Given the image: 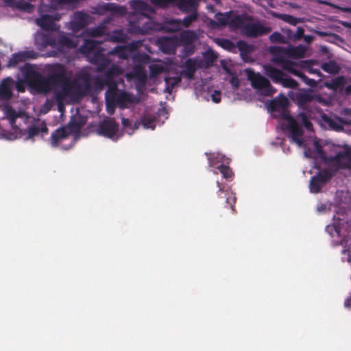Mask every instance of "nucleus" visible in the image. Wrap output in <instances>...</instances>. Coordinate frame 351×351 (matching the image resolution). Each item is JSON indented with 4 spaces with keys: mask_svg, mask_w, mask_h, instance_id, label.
<instances>
[{
    "mask_svg": "<svg viewBox=\"0 0 351 351\" xmlns=\"http://www.w3.org/2000/svg\"><path fill=\"white\" fill-rule=\"evenodd\" d=\"M316 147L320 157L329 169H321L311 178L309 187L311 191L315 193H319L339 170L351 169V147L346 146L343 151L338 152L334 156H326L320 146L317 145Z\"/></svg>",
    "mask_w": 351,
    "mask_h": 351,
    "instance_id": "nucleus-1",
    "label": "nucleus"
},
{
    "mask_svg": "<svg viewBox=\"0 0 351 351\" xmlns=\"http://www.w3.org/2000/svg\"><path fill=\"white\" fill-rule=\"evenodd\" d=\"M5 114L12 128L15 130L16 133L19 132L20 136L27 133V136L26 138L29 139L38 135L39 133L48 132V128L45 123H42L39 125H32L29 126L27 130L21 128V124L20 122L17 123L18 120L21 119L24 123H26L29 119V117L25 112H17L13 108L8 107L5 109Z\"/></svg>",
    "mask_w": 351,
    "mask_h": 351,
    "instance_id": "nucleus-2",
    "label": "nucleus"
},
{
    "mask_svg": "<svg viewBox=\"0 0 351 351\" xmlns=\"http://www.w3.org/2000/svg\"><path fill=\"white\" fill-rule=\"evenodd\" d=\"M49 84L51 90L57 86H60L61 89L55 93V98L59 104L62 101V96L69 90V80L70 75H69L64 65L62 64H55L49 69L48 75Z\"/></svg>",
    "mask_w": 351,
    "mask_h": 351,
    "instance_id": "nucleus-3",
    "label": "nucleus"
},
{
    "mask_svg": "<svg viewBox=\"0 0 351 351\" xmlns=\"http://www.w3.org/2000/svg\"><path fill=\"white\" fill-rule=\"evenodd\" d=\"M69 90L62 96V101L67 97L82 99L86 95L91 88L90 75L87 72L77 74L73 80H69Z\"/></svg>",
    "mask_w": 351,
    "mask_h": 351,
    "instance_id": "nucleus-4",
    "label": "nucleus"
},
{
    "mask_svg": "<svg viewBox=\"0 0 351 351\" xmlns=\"http://www.w3.org/2000/svg\"><path fill=\"white\" fill-rule=\"evenodd\" d=\"M21 71L27 84L37 92L48 93L51 90L49 77H46L40 72L35 71L31 64H25L21 69Z\"/></svg>",
    "mask_w": 351,
    "mask_h": 351,
    "instance_id": "nucleus-5",
    "label": "nucleus"
},
{
    "mask_svg": "<svg viewBox=\"0 0 351 351\" xmlns=\"http://www.w3.org/2000/svg\"><path fill=\"white\" fill-rule=\"evenodd\" d=\"M245 73L254 88L262 90L267 96H270L276 92L269 81L260 73L254 72L251 69H245Z\"/></svg>",
    "mask_w": 351,
    "mask_h": 351,
    "instance_id": "nucleus-6",
    "label": "nucleus"
},
{
    "mask_svg": "<svg viewBox=\"0 0 351 351\" xmlns=\"http://www.w3.org/2000/svg\"><path fill=\"white\" fill-rule=\"evenodd\" d=\"M155 29V24L148 14L138 16L136 21H130L129 23L128 29L132 34L145 35L150 34Z\"/></svg>",
    "mask_w": 351,
    "mask_h": 351,
    "instance_id": "nucleus-7",
    "label": "nucleus"
},
{
    "mask_svg": "<svg viewBox=\"0 0 351 351\" xmlns=\"http://www.w3.org/2000/svg\"><path fill=\"white\" fill-rule=\"evenodd\" d=\"M106 99L108 103H117V106L121 109L127 107L128 104L133 102L132 96L125 92L119 93L117 85H113L106 93Z\"/></svg>",
    "mask_w": 351,
    "mask_h": 351,
    "instance_id": "nucleus-8",
    "label": "nucleus"
},
{
    "mask_svg": "<svg viewBox=\"0 0 351 351\" xmlns=\"http://www.w3.org/2000/svg\"><path fill=\"white\" fill-rule=\"evenodd\" d=\"M46 44L56 49L60 53H63L65 49H72L77 47V43L63 32L59 34L57 38H48Z\"/></svg>",
    "mask_w": 351,
    "mask_h": 351,
    "instance_id": "nucleus-9",
    "label": "nucleus"
},
{
    "mask_svg": "<svg viewBox=\"0 0 351 351\" xmlns=\"http://www.w3.org/2000/svg\"><path fill=\"white\" fill-rule=\"evenodd\" d=\"M123 73V69L120 66L112 64L106 70L103 78L96 79V82L100 86L106 85L109 88L112 87L113 85H117L114 81V77L122 75Z\"/></svg>",
    "mask_w": 351,
    "mask_h": 351,
    "instance_id": "nucleus-10",
    "label": "nucleus"
},
{
    "mask_svg": "<svg viewBox=\"0 0 351 351\" xmlns=\"http://www.w3.org/2000/svg\"><path fill=\"white\" fill-rule=\"evenodd\" d=\"M119 130V125L112 119H104L98 126L99 134L105 137L112 138L117 133Z\"/></svg>",
    "mask_w": 351,
    "mask_h": 351,
    "instance_id": "nucleus-11",
    "label": "nucleus"
},
{
    "mask_svg": "<svg viewBox=\"0 0 351 351\" xmlns=\"http://www.w3.org/2000/svg\"><path fill=\"white\" fill-rule=\"evenodd\" d=\"M271 31V27L264 26L259 23H250L248 22L247 25L245 27V30L243 34L247 37L256 38L260 36L265 35Z\"/></svg>",
    "mask_w": 351,
    "mask_h": 351,
    "instance_id": "nucleus-12",
    "label": "nucleus"
},
{
    "mask_svg": "<svg viewBox=\"0 0 351 351\" xmlns=\"http://www.w3.org/2000/svg\"><path fill=\"white\" fill-rule=\"evenodd\" d=\"M217 185L219 188L217 191V196L220 199H225V207H229L232 213L235 211L234 204L237 198L235 194L230 189H225L224 187L219 182H217Z\"/></svg>",
    "mask_w": 351,
    "mask_h": 351,
    "instance_id": "nucleus-13",
    "label": "nucleus"
},
{
    "mask_svg": "<svg viewBox=\"0 0 351 351\" xmlns=\"http://www.w3.org/2000/svg\"><path fill=\"white\" fill-rule=\"evenodd\" d=\"M91 22V19L89 14L83 12H76L73 15V19L71 22V29L74 32H77Z\"/></svg>",
    "mask_w": 351,
    "mask_h": 351,
    "instance_id": "nucleus-14",
    "label": "nucleus"
},
{
    "mask_svg": "<svg viewBox=\"0 0 351 351\" xmlns=\"http://www.w3.org/2000/svg\"><path fill=\"white\" fill-rule=\"evenodd\" d=\"M269 51L274 56L272 62L274 63L280 64L282 69L285 71V65L287 62L296 64L291 60L286 59V58L284 56V54L286 55V47L280 46H272L269 47Z\"/></svg>",
    "mask_w": 351,
    "mask_h": 351,
    "instance_id": "nucleus-15",
    "label": "nucleus"
},
{
    "mask_svg": "<svg viewBox=\"0 0 351 351\" xmlns=\"http://www.w3.org/2000/svg\"><path fill=\"white\" fill-rule=\"evenodd\" d=\"M285 71L289 73L294 75L300 77L302 82H304L306 85L315 88L317 86V82L316 80L313 79L308 78L304 73H302L300 69H298L297 64H291L289 62H287L285 65Z\"/></svg>",
    "mask_w": 351,
    "mask_h": 351,
    "instance_id": "nucleus-16",
    "label": "nucleus"
},
{
    "mask_svg": "<svg viewBox=\"0 0 351 351\" xmlns=\"http://www.w3.org/2000/svg\"><path fill=\"white\" fill-rule=\"evenodd\" d=\"M287 129L290 133L292 141L301 146L304 143L303 140L300 138L304 134L302 126L296 120H292L291 122L287 123Z\"/></svg>",
    "mask_w": 351,
    "mask_h": 351,
    "instance_id": "nucleus-17",
    "label": "nucleus"
},
{
    "mask_svg": "<svg viewBox=\"0 0 351 351\" xmlns=\"http://www.w3.org/2000/svg\"><path fill=\"white\" fill-rule=\"evenodd\" d=\"M59 19L60 16L58 14L54 16L49 14H43L40 18L36 19V23L43 30L53 31L56 29L55 21Z\"/></svg>",
    "mask_w": 351,
    "mask_h": 351,
    "instance_id": "nucleus-18",
    "label": "nucleus"
},
{
    "mask_svg": "<svg viewBox=\"0 0 351 351\" xmlns=\"http://www.w3.org/2000/svg\"><path fill=\"white\" fill-rule=\"evenodd\" d=\"M90 62L97 66L99 72L104 71L110 64L109 58L105 56L102 51L97 50L90 57Z\"/></svg>",
    "mask_w": 351,
    "mask_h": 351,
    "instance_id": "nucleus-19",
    "label": "nucleus"
},
{
    "mask_svg": "<svg viewBox=\"0 0 351 351\" xmlns=\"http://www.w3.org/2000/svg\"><path fill=\"white\" fill-rule=\"evenodd\" d=\"M37 56V53L34 50L19 51L12 54L9 60L8 66L14 67L20 62H25L27 59H35Z\"/></svg>",
    "mask_w": 351,
    "mask_h": 351,
    "instance_id": "nucleus-20",
    "label": "nucleus"
},
{
    "mask_svg": "<svg viewBox=\"0 0 351 351\" xmlns=\"http://www.w3.org/2000/svg\"><path fill=\"white\" fill-rule=\"evenodd\" d=\"M184 65L185 69L182 70L180 73L182 77H185L189 80L193 79L197 69L201 66L200 62L194 58L187 59Z\"/></svg>",
    "mask_w": 351,
    "mask_h": 351,
    "instance_id": "nucleus-21",
    "label": "nucleus"
},
{
    "mask_svg": "<svg viewBox=\"0 0 351 351\" xmlns=\"http://www.w3.org/2000/svg\"><path fill=\"white\" fill-rule=\"evenodd\" d=\"M85 123V119L80 114H75L71 117L70 121L65 128L71 134H78Z\"/></svg>",
    "mask_w": 351,
    "mask_h": 351,
    "instance_id": "nucleus-22",
    "label": "nucleus"
},
{
    "mask_svg": "<svg viewBox=\"0 0 351 351\" xmlns=\"http://www.w3.org/2000/svg\"><path fill=\"white\" fill-rule=\"evenodd\" d=\"M13 80L8 77L2 80L0 84V99L2 101H8L12 96V87Z\"/></svg>",
    "mask_w": 351,
    "mask_h": 351,
    "instance_id": "nucleus-23",
    "label": "nucleus"
},
{
    "mask_svg": "<svg viewBox=\"0 0 351 351\" xmlns=\"http://www.w3.org/2000/svg\"><path fill=\"white\" fill-rule=\"evenodd\" d=\"M130 7L139 14L138 16H143L153 12L152 8L148 3L141 0H131Z\"/></svg>",
    "mask_w": 351,
    "mask_h": 351,
    "instance_id": "nucleus-24",
    "label": "nucleus"
},
{
    "mask_svg": "<svg viewBox=\"0 0 351 351\" xmlns=\"http://www.w3.org/2000/svg\"><path fill=\"white\" fill-rule=\"evenodd\" d=\"M252 21V18L246 14L237 15L230 19V27L233 29H240L242 34L245 30V27L247 25L248 22Z\"/></svg>",
    "mask_w": 351,
    "mask_h": 351,
    "instance_id": "nucleus-25",
    "label": "nucleus"
},
{
    "mask_svg": "<svg viewBox=\"0 0 351 351\" xmlns=\"http://www.w3.org/2000/svg\"><path fill=\"white\" fill-rule=\"evenodd\" d=\"M71 135L65 127L60 128L53 131L51 135V143L53 147L58 146L63 141L67 139Z\"/></svg>",
    "mask_w": 351,
    "mask_h": 351,
    "instance_id": "nucleus-26",
    "label": "nucleus"
},
{
    "mask_svg": "<svg viewBox=\"0 0 351 351\" xmlns=\"http://www.w3.org/2000/svg\"><path fill=\"white\" fill-rule=\"evenodd\" d=\"M295 97L298 105L300 107H304L306 104L311 102L314 99L315 95L312 90L304 89L297 93Z\"/></svg>",
    "mask_w": 351,
    "mask_h": 351,
    "instance_id": "nucleus-27",
    "label": "nucleus"
},
{
    "mask_svg": "<svg viewBox=\"0 0 351 351\" xmlns=\"http://www.w3.org/2000/svg\"><path fill=\"white\" fill-rule=\"evenodd\" d=\"M322 122L330 130L336 132L343 130V120L340 118L333 119L326 114L321 116Z\"/></svg>",
    "mask_w": 351,
    "mask_h": 351,
    "instance_id": "nucleus-28",
    "label": "nucleus"
},
{
    "mask_svg": "<svg viewBox=\"0 0 351 351\" xmlns=\"http://www.w3.org/2000/svg\"><path fill=\"white\" fill-rule=\"evenodd\" d=\"M136 48L135 44L132 43L128 46H117L109 51L110 55H116L119 58L126 60L129 56L130 51H132Z\"/></svg>",
    "mask_w": 351,
    "mask_h": 351,
    "instance_id": "nucleus-29",
    "label": "nucleus"
},
{
    "mask_svg": "<svg viewBox=\"0 0 351 351\" xmlns=\"http://www.w3.org/2000/svg\"><path fill=\"white\" fill-rule=\"evenodd\" d=\"M231 12L225 13L218 12L215 16V19L210 21V24L214 27H224L227 25L230 26V21L231 19Z\"/></svg>",
    "mask_w": 351,
    "mask_h": 351,
    "instance_id": "nucleus-30",
    "label": "nucleus"
},
{
    "mask_svg": "<svg viewBox=\"0 0 351 351\" xmlns=\"http://www.w3.org/2000/svg\"><path fill=\"white\" fill-rule=\"evenodd\" d=\"M103 12H110L114 15L119 16H125L127 9L124 6L116 5L115 3H106L101 7Z\"/></svg>",
    "mask_w": 351,
    "mask_h": 351,
    "instance_id": "nucleus-31",
    "label": "nucleus"
},
{
    "mask_svg": "<svg viewBox=\"0 0 351 351\" xmlns=\"http://www.w3.org/2000/svg\"><path fill=\"white\" fill-rule=\"evenodd\" d=\"M103 12H110L114 15L119 16H125L127 9L124 6L116 5L115 3H106L101 7Z\"/></svg>",
    "mask_w": 351,
    "mask_h": 351,
    "instance_id": "nucleus-32",
    "label": "nucleus"
},
{
    "mask_svg": "<svg viewBox=\"0 0 351 351\" xmlns=\"http://www.w3.org/2000/svg\"><path fill=\"white\" fill-rule=\"evenodd\" d=\"M103 12H110L114 15L119 16H125L127 9L124 6L116 5L115 3H106L101 7Z\"/></svg>",
    "mask_w": 351,
    "mask_h": 351,
    "instance_id": "nucleus-33",
    "label": "nucleus"
},
{
    "mask_svg": "<svg viewBox=\"0 0 351 351\" xmlns=\"http://www.w3.org/2000/svg\"><path fill=\"white\" fill-rule=\"evenodd\" d=\"M265 74L270 77L274 83L278 84L281 82L282 77L285 76V73L271 65L265 66Z\"/></svg>",
    "mask_w": 351,
    "mask_h": 351,
    "instance_id": "nucleus-34",
    "label": "nucleus"
},
{
    "mask_svg": "<svg viewBox=\"0 0 351 351\" xmlns=\"http://www.w3.org/2000/svg\"><path fill=\"white\" fill-rule=\"evenodd\" d=\"M288 105V99L285 96L281 95L279 98L275 99L270 102L269 108L271 112H278L280 110L287 109Z\"/></svg>",
    "mask_w": 351,
    "mask_h": 351,
    "instance_id": "nucleus-35",
    "label": "nucleus"
},
{
    "mask_svg": "<svg viewBox=\"0 0 351 351\" xmlns=\"http://www.w3.org/2000/svg\"><path fill=\"white\" fill-rule=\"evenodd\" d=\"M176 1L175 5L184 12H189L197 8L196 0H176Z\"/></svg>",
    "mask_w": 351,
    "mask_h": 351,
    "instance_id": "nucleus-36",
    "label": "nucleus"
},
{
    "mask_svg": "<svg viewBox=\"0 0 351 351\" xmlns=\"http://www.w3.org/2000/svg\"><path fill=\"white\" fill-rule=\"evenodd\" d=\"M182 76L180 73V75L173 76V77H165V91L167 93L171 94L174 88V87L180 84L182 81Z\"/></svg>",
    "mask_w": 351,
    "mask_h": 351,
    "instance_id": "nucleus-37",
    "label": "nucleus"
},
{
    "mask_svg": "<svg viewBox=\"0 0 351 351\" xmlns=\"http://www.w3.org/2000/svg\"><path fill=\"white\" fill-rule=\"evenodd\" d=\"M99 45V43L97 40L85 39L83 45L80 47V51L84 53L93 54Z\"/></svg>",
    "mask_w": 351,
    "mask_h": 351,
    "instance_id": "nucleus-38",
    "label": "nucleus"
},
{
    "mask_svg": "<svg viewBox=\"0 0 351 351\" xmlns=\"http://www.w3.org/2000/svg\"><path fill=\"white\" fill-rule=\"evenodd\" d=\"M106 27L104 24L97 27L87 28L84 31V34L90 37H100L106 34Z\"/></svg>",
    "mask_w": 351,
    "mask_h": 351,
    "instance_id": "nucleus-39",
    "label": "nucleus"
},
{
    "mask_svg": "<svg viewBox=\"0 0 351 351\" xmlns=\"http://www.w3.org/2000/svg\"><path fill=\"white\" fill-rule=\"evenodd\" d=\"M304 53L305 49L301 45L297 47H286V55L289 57L301 58L304 57Z\"/></svg>",
    "mask_w": 351,
    "mask_h": 351,
    "instance_id": "nucleus-40",
    "label": "nucleus"
},
{
    "mask_svg": "<svg viewBox=\"0 0 351 351\" xmlns=\"http://www.w3.org/2000/svg\"><path fill=\"white\" fill-rule=\"evenodd\" d=\"M322 69L330 74H337L340 71V66L335 60L324 62L321 66Z\"/></svg>",
    "mask_w": 351,
    "mask_h": 351,
    "instance_id": "nucleus-41",
    "label": "nucleus"
},
{
    "mask_svg": "<svg viewBox=\"0 0 351 351\" xmlns=\"http://www.w3.org/2000/svg\"><path fill=\"white\" fill-rule=\"evenodd\" d=\"M109 40L114 43H125L128 35L122 29H115L108 34Z\"/></svg>",
    "mask_w": 351,
    "mask_h": 351,
    "instance_id": "nucleus-42",
    "label": "nucleus"
},
{
    "mask_svg": "<svg viewBox=\"0 0 351 351\" xmlns=\"http://www.w3.org/2000/svg\"><path fill=\"white\" fill-rule=\"evenodd\" d=\"M182 28L181 19H171L168 21L164 27V29L169 32H177Z\"/></svg>",
    "mask_w": 351,
    "mask_h": 351,
    "instance_id": "nucleus-43",
    "label": "nucleus"
},
{
    "mask_svg": "<svg viewBox=\"0 0 351 351\" xmlns=\"http://www.w3.org/2000/svg\"><path fill=\"white\" fill-rule=\"evenodd\" d=\"M156 117L152 115L144 114L141 117V123L145 129H155Z\"/></svg>",
    "mask_w": 351,
    "mask_h": 351,
    "instance_id": "nucleus-44",
    "label": "nucleus"
},
{
    "mask_svg": "<svg viewBox=\"0 0 351 351\" xmlns=\"http://www.w3.org/2000/svg\"><path fill=\"white\" fill-rule=\"evenodd\" d=\"M346 84L345 78L343 76H339L332 79L330 82H326V86L330 89L337 90L342 88Z\"/></svg>",
    "mask_w": 351,
    "mask_h": 351,
    "instance_id": "nucleus-45",
    "label": "nucleus"
},
{
    "mask_svg": "<svg viewBox=\"0 0 351 351\" xmlns=\"http://www.w3.org/2000/svg\"><path fill=\"white\" fill-rule=\"evenodd\" d=\"M206 154L208 156L209 166H210V167L215 166L217 163L223 162V159L225 158L224 155L219 154V153H217V154L206 153Z\"/></svg>",
    "mask_w": 351,
    "mask_h": 351,
    "instance_id": "nucleus-46",
    "label": "nucleus"
},
{
    "mask_svg": "<svg viewBox=\"0 0 351 351\" xmlns=\"http://www.w3.org/2000/svg\"><path fill=\"white\" fill-rule=\"evenodd\" d=\"M216 43L223 49L229 51H232L236 48L235 45L230 40L227 38H217Z\"/></svg>",
    "mask_w": 351,
    "mask_h": 351,
    "instance_id": "nucleus-47",
    "label": "nucleus"
},
{
    "mask_svg": "<svg viewBox=\"0 0 351 351\" xmlns=\"http://www.w3.org/2000/svg\"><path fill=\"white\" fill-rule=\"evenodd\" d=\"M237 47L239 49L241 56L243 58L244 56L249 54L252 49L250 46L243 40H239L237 43Z\"/></svg>",
    "mask_w": 351,
    "mask_h": 351,
    "instance_id": "nucleus-48",
    "label": "nucleus"
},
{
    "mask_svg": "<svg viewBox=\"0 0 351 351\" xmlns=\"http://www.w3.org/2000/svg\"><path fill=\"white\" fill-rule=\"evenodd\" d=\"M297 118L298 120L302 121V125L306 128L307 130L311 131L313 130V124L308 119L305 112L299 113L297 116Z\"/></svg>",
    "mask_w": 351,
    "mask_h": 351,
    "instance_id": "nucleus-49",
    "label": "nucleus"
},
{
    "mask_svg": "<svg viewBox=\"0 0 351 351\" xmlns=\"http://www.w3.org/2000/svg\"><path fill=\"white\" fill-rule=\"evenodd\" d=\"M285 88H296L298 86V83L293 78L283 77L280 82Z\"/></svg>",
    "mask_w": 351,
    "mask_h": 351,
    "instance_id": "nucleus-50",
    "label": "nucleus"
},
{
    "mask_svg": "<svg viewBox=\"0 0 351 351\" xmlns=\"http://www.w3.org/2000/svg\"><path fill=\"white\" fill-rule=\"evenodd\" d=\"M217 169L220 171L223 177L226 179L230 178L233 176V172L229 166L221 165H219Z\"/></svg>",
    "mask_w": 351,
    "mask_h": 351,
    "instance_id": "nucleus-51",
    "label": "nucleus"
},
{
    "mask_svg": "<svg viewBox=\"0 0 351 351\" xmlns=\"http://www.w3.org/2000/svg\"><path fill=\"white\" fill-rule=\"evenodd\" d=\"M197 19V14L196 13L188 15L185 16L183 20H181V25L182 27H188L193 22L195 21Z\"/></svg>",
    "mask_w": 351,
    "mask_h": 351,
    "instance_id": "nucleus-52",
    "label": "nucleus"
},
{
    "mask_svg": "<svg viewBox=\"0 0 351 351\" xmlns=\"http://www.w3.org/2000/svg\"><path fill=\"white\" fill-rule=\"evenodd\" d=\"M271 43H286V38L278 32H274L269 36Z\"/></svg>",
    "mask_w": 351,
    "mask_h": 351,
    "instance_id": "nucleus-53",
    "label": "nucleus"
},
{
    "mask_svg": "<svg viewBox=\"0 0 351 351\" xmlns=\"http://www.w3.org/2000/svg\"><path fill=\"white\" fill-rule=\"evenodd\" d=\"M17 8L27 12H32L34 8V6L29 2L20 1L17 3Z\"/></svg>",
    "mask_w": 351,
    "mask_h": 351,
    "instance_id": "nucleus-54",
    "label": "nucleus"
},
{
    "mask_svg": "<svg viewBox=\"0 0 351 351\" xmlns=\"http://www.w3.org/2000/svg\"><path fill=\"white\" fill-rule=\"evenodd\" d=\"M279 18L282 21L293 25H295L299 22V19L298 18L289 14H280Z\"/></svg>",
    "mask_w": 351,
    "mask_h": 351,
    "instance_id": "nucleus-55",
    "label": "nucleus"
},
{
    "mask_svg": "<svg viewBox=\"0 0 351 351\" xmlns=\"http://www.w3.org/2000/svg\"><path fill=\"white\" fill-rule=\"evenodd\" d=\"M176 0H152V3L161 8H167L169 5H175Z\"/></svg>",
    "mask_w": 351,
    "mask_h": 351,
    "instance_id": "nucleus-56",
    "label": "nucleus"
},
{
    "mask_svg": "<svg viewBox=\"0 0 351 351\" xmlns=\"http://www.w3.org/2000/svg\"><path fill=\"white\" fill-rule=\"evenodd\" d=\"M151 77H156L163 71V67L158 64H152L149 66Z\"/></svg>",
    "mask_w": 351,
    "mask_h": 351,
    "instance_id": "nucleus-57",
    "label": "nucleus"
},
{
    "mask_svg": "<svg viewBox=\"0 0 351 351\" xmlns=\"http://www.w3.org/2000/svg\"><path fill=\"white\" fill-rule=\"evenodd\" d=\"M304 34V30L302 27H298L296 32L293 34H291L290 30H289V32L287 33L288 36L291 38H293V40L301 39L303 37Z\"/></svg>",
    "mask_w": 351,
    "mask_h": 351,
    "instance_id": "nucleus-58",
    "label": "nucleus"
},
{
    "mask_svg": "<svg viewBox=\"0 0 351 351\" xmlns=\"http://www.w3.org/2000/svg\"><path fill=\"white\" fill-rule=\"evenodd\" d=\"M280 117L282 119L287 121V123L291 122L292 120H295L292 116L290 115L287 109L282 110Z\"/></svg>",
    "mask_w": 351,
    "mask_h": 351,
    "instance_id": "nucleus-59",
    "label": "nucleus"
},
{
    "mask_svg": "<svg viewBox=\"0 0 351 351\" xmlns=\"http://www.w3.org/2000/svg\"><path fill=\"white\" fill-rule=\"evenodd\" d=\"M204 58L206 63L211 64L215 61L217 56L213 52H210L206 53Z\"/></svg>",
    "mask_w": 351,
    "mask_h": 351,
    "instance_id": "nucleus-60",
    "label": "nucleus"
},
{
    "mask_svg": "<svg viewBox=\"0 0 351 351\" xmlns=\"http://www.w3.org/2000/svg\"><path fill=\"white\" fill-rule=\"evenodd\" d=\"M77 0H52V3L58 5H69L75 3Z\"/></svg>",
    "mask_w": 351,
    "mask_h": 351,
    "instance_id": "nucleus-61",
    "label": "nucleus"
},
{
    "mask_svg": "<svg viewBox=\"0 0 351 351\" xmlns=\"http://www.w3.org/2000/svg\"><path fill=\"white\" fill-rule=\"evenodd\" d=\"M106 104L108 112L110 114H112L114 112L115 107L117 106V103H113V106L111 103H108L109 105H108V101L106 99Z\"/></svg>",
    "mask_w": 351,
    "mask_h": 351,
    "instance_id": "nucleus-62",
    "label": "nucleus"
},
{
    "mask_svg": "<svg viewBox=\"0 0 351 351\" xmlns=\"http://www.w3.org/2000/svg\"><path fill=\"white\" fill-rule=\"evenodd\" d=\"M212 100L215 103H219L221 101V93L218 90H215V92L211 95Z\"/></svg>",
    "mask_w": 351,
    "mask_h": 351,
    "instance_id": "nucleus-63",
    "label": "nucleus"
},
{
    "mask_svg": "<svg viewBox=\"0 0 351 351\" xmlns=\"http://www.w3.org/2000/svg\"><path fill=\"white\" fill-rule=\"evenodd\" d=\"M326 230L328 232H330L331 230H335V232L337 233L338 236L340 235L341 228L339 226H328L326 227Z\"/></svg>",
    "mask_w": 351,
    "mask_h": 351,
    "instance_id": "nucleus-64",
    "label": "nucleus"
}]
</instances>
